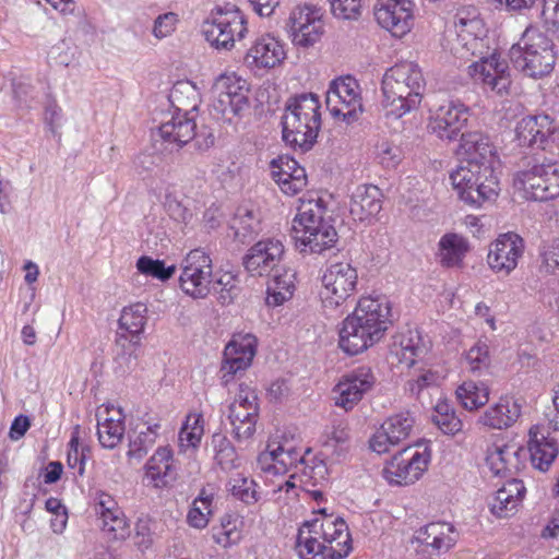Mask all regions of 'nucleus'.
I'll use <instances>...</instances> for the list:
<instances>
[{"label":"nucleus","mask_w":559,"mask_h":559,"mask_svg":"<svg viewBox=\"0 0 559 559\" xmlns=\"http://www.w3.org/2000/svg\"><path fill=\"white\" fill-rule=\"evenodd\" d=\"M468 250V241L459 234L449 233L439 240V257L443 266H459Z\"/></svg>","instance_id":"nucleus-39"},{"label":"nucleus","mask_w":559,"mask_h":559,"mask_svg":"<svg viewBox=\"0 0 559 559\" xmlns=\"http://www.w3.org/2000/svg\"><path fill=\"white\" fill-rule=\"evenodd\" d=\"M514 67L525 75L537 79L549 75L556 63L554 43L536 27H527L510 49Z\"/></svg>","instance_id":"nucleus-6"},{"label":"nucleus","mask_w":559,"mask_h":559,"mask_svg":"<svg viewBox=\"0 0 559 559\" xmlns=\"http://www.w3.org/2000/svg\"><path fill=\"white\" fill-rule=\"evenodd\" d=\"M257 353V337L250 333H237L225 346L219 369L221 383L228 386L243 376Z\"/></svg>","instance_id":"nucleus-15"},{"label":"nucleus","mask_w":559,"mask_h":559,"mask_svg":"<svg viewBox=\"0 0 559 559\" xmlns=\"http://www.w3.org/2000/svg\"><path fill=\"white\" fill-rule=\"evenodd\" d=\"M323 31V22H314L309 25L301 27V29H296L292 32L293 41L302 47H308L313 45L322 35Z\"/></svg>","instance_id":"nucleus-61"},{"label":"nucleus","mask_w":559,"mask_h":559,"mask_svg":"<svg viewBox=\"0 0 559 559\" xmlns=\"http://www.w3.org/2000/svg\"><path fill=\"white\" fill-rule=\"evenodd\" d=\"M213 512V496L202 489L192 502L187 514V522L191 527L202 530L207 526Z\"/></svg>","instance_id":"nucleus-47"},{"label":"nucleus","mask_w":559,"mask_h":559,"mask_svg":"<svg viewBox=\"0 0 559 559\" xmlns=\"http://www.w3.org/2000/svg\"><path fill=\"white\" fill-rule=\"evenodd\" d=\"M455 37L450 39V51L460 60H469L475 51L481 47L480 34L483 22L474 7L460 8L454 17Z\"/></svg>","instance_id":"nucleus-14"},{"label":"nucleus","mask_w":559,"mask_h":559,"mask_svg":"<svg viewBox=\"0 0 559 559\" xmlns=\"http://www.w3.org/2000/svg\"><path fill=\"white\" fill-rule=\"evenodd\" d=\"M67 462L70 468L78 469L80 475L84 473L85 454L84 450H79V427L72 432L68 443Z\"/></svg>","instance_id":"nucleus-62"},{"label":"nucleus","mask_w":559,"mask_h":559,"mask_svg":"<svg viewBox=\"0 0 559 559\" xmlns=\"http://www.w3.org/2000/svg\"><path fill=\"white\" fill-rule=\"evenodd\" d=\"M248 32L247 21L236 5L217 7L203 23L202 33L206 41L216 49L230 50Z\"/></svg>","instance_id":"nucleus-10"},{"label":"nucleus","mask_w":559,"mask_h":559,"mask_svg":"<svg viewBox=\"0 0 559 559\" xmlns=\"http://www.w3.org/2000/svg\"><path fill=\"white\" fill-rule=\"evenodd\" d=\"M471 109L459 99H444L429 109L427 129L440 140L454 141L467 126Z\"/></svg>","instance_id":"nucleus-11"},{"label":"nucleus","mask_w":559,"mask_h":559,"mask_svg":"<svg viewBox=\"0 0 559 559\" xmlns=\"http://www.w3.org/2000/svg\"><path fill=\"white\" fill-rule=\"evenodd\" d=\"M414 424L415 418L409 412L390 416L371 437L370 449L379 454L389 452L391 447L397 445L409 437Z\"/></svg>","instance_id":"nucleus-22"},{"label":"nucleus","mask_w":559,"mask_h":559,"mask_svg":"<svg viewBox=\"0 0 559 559\" xmlns=\"http://www.w3.org/2000/svg\"><path fill=\"white\" fill-rule=\"evenodd\" d=\"M203 419L201 414H190L179 432L181 450L197 449L203 436Z\"/></svg>","instance_id":"nucleus-51"},{"label":"nucleus","mask_w":559,"mask_h":559,"mask_svg":"<svg viewBox=\"0 0 559 559\" xmlns=\"http://www.w3.org/2000/svg\"><path fill=\"white\" fill-rule=\"evenodd\" d=\"M259 408L249 409L237 405H229V421L231 433L238 441L248 440L255 431Z\"/></svg>","instance_id":"nucleus-40"},{"label":"nucleus","mask_w":559,"mask_h":559,"mask_svg":"<svg viewBox=\"0 0 559 559\" xmlns=\"http://www.w3.org/2000/svg\"><path fill=\"white\" fill-rule=\"evenodd\" d=\"M520 451L515 444H508L502 440L493 442L487 449L486 464L493 475L502 476L518 467Z\"/></svg>","instance_id":"nucleus-36"},{"label":"nucleus","mask_w":559,"mask_h":559,"mask_svg":"<svg viewBox=\"0 0 559 559\" xmlns=\"http://www.w3.org/2000/svg\"><path fill=\"white\" fill-rule=\"evenodd\" d=\"M238 278L230 272H217L212 278L211 293L213 292L222 305H229L237 297L239 287Z\"/></svg>","instance_id":"nucleus-49"},{"label":"nucleus","mask_w":559,"mask_h":559,"mask_svg":"<svg viewBox=\"0 0 559 559\" xmlns=\"http://www.w3.org/2000/svg\"><path fill=\"white\" fill-rule=\"evenodd\" d=\"M281 190L288 195H295L304 190L307 185V175L305 169H297L293 174H282L272 176Z\"/></svg>","instance_id":"nucleus-56"},{"label":"nucleus","mask_w":559,"mask_h":559,"mask_svg":"<svg viewBox=\"0 0 559 559\" xmlns=\"http://www.w3.org/2000/svg\"><path fill=\"white\" fill-rule=\"evenodd\" d=\"M173 111H181L185 115H195L199 105V94L193 84L190 82H177L168 97Z\"/></svg>","instance_id":"nucleus-41"},{"label":"nucleus","mask_w":559,"mask_h":559,"mask_svg":"<svg viewBox=\"0 0 559 559\" xmlns=\"http://www.w3.org/2000/svg\"><path fill=\"white\" fill-rule=\"evenodd\" d=\"M93 508L99 522L122 510L115 498L103 490L95 491L93 496Z\"/></svg>","instance_id":"nucleus-60"},{"label":"nucleus","mask_w":559,"mask_h":559,"mask_svg":"<svg viewBox=\"0 0 559 559\" xmlns=\"http://www.w3.org/2000/svg\"><path fill=\"white\" fill-rule=\"evenodd\" d=\"M159 428L160 425L155 423L138 429L135 436L130 439L128 456L136 460L143 459L155 444Z\"/></svg>","instance_id":"nucleus-46"},{"label":"nucleus","mask_w":559,"mask_h":559,"mask_svg":"<svg viewBox=\"0 0 559 559\" xmlns=\"http://www.w3.org/2000/svg\"><path fill=\"white\" fill-rule=\"evenodd\" d=\"M195 128V115L171 111L160 122L158 134L165 143L182 147L194 138Z\"/></svg>","instance_id":"nucleus-28"},{"label":"nucleus","mask_w":559,"mask_h":559,"mask_svg":"<svg viewBox=\"0 0 559 559\" xmlns=\"http://www.w3.org/2000/svg\"><path fill=\"white\" fill-rule=\"evenodd\" d=\"M321 105L318 95L304 93L290 97L282 117L283 140L301 153L317 142L321 128Z\"/></svg>","instance_id":"nucleus-3"},{"label":"nucleus","mask_w":559,"mask_h":559,"mask_svg":"<svg viewBox=\"0 0 559 559\" xmlns=\"http://www.w3.org/2000/svg\"><path fill=\"white\" fill-rule=\"evenodd\" d=\"M526 492L522 480H508L489 501V508L492 514L498 518H507L516 511Z\"/></svg>","instance_id":"nucleus-33"},{"label":"nucleus","mask_w":559,"mask_h":559,"mask_svg":"<svg viewBox=\"0 0 559 559\" xmlns=\"http://www.w3.org/2000/svg\"><path fill=\"white\" fill-rule=\"evenodd\" d=\"M326 107L335 118L356 120L362 110L359 84L350 75L331 82L326 92Z\"/></svg>","instance_id":"nucleus-16"},{"label":"nucleus","mask_w":559,"mask_h":559,"mask_svg":"<svg viewBox=\"0 0 559 559\" xmlns=\"http://www.w3.org/2000/svg\"><path fill=\"white\" fill-rule=\"evenodd\" d=\"M136 269L140 273L157 278L162 282L171 278L176 272L175 265L166 266L164 261L154 260L151 257L142 255L136 261Z\"/></svg>","instance_id":"nucleus-53"},{"label":"nucleus","mask_w":559,"mask_h":559,"mask_svg":"<svg viewBox=\"0 0 559 559\" xmlns=\"http://www.w3.org/2000/svg\"><path fill=\"white\" fill-rule=\"evenodd\" d=\"M331 13L340 20H358L364 0H328Z\"/></svg>","instance_id":"nucleus-58"},{"label":"nucleus","mask_w":559,"mask_h":559,"mask_svg":"<svg viewBox=\"0 0 559 559\" xmlns=\"http://www.w3.org/2000/svg\"><path fill=\"white\" fill-rule=\"evenodd\" d=\"M433 423L445 435H455L462 430V421L453 411H450L449 405L440 403L436 406V413L432 416Z\"/></svg>","instance_id":"nucleus-54"},{"label":"nucleus","mask_w":559,"mask_h":559,"mask_svg":"<svg viewBox=\"0 0 559 559\" xmlns=\"http://www.w3.org/2000/svg\"><path fill=\"white\" fill-rule=\"evenodd\" d=\"M267 284L265 302L277 307L289 300L295 292L296 273L290 267H278Z\"/></svg>","instance_id":"nucleus-37"},{"label":"nucleus","mask_w":559,"mask_h":559,"mask_svg":"<svg viewBox=\"0 0 559 559\" xmlns=\"http://www.w3.org/2000/svg\"><path fill=\"white\" fill-rule=\"evenodd\" d=\"M401 348L396 353L401 362L408 367L415 366L425 359L430 350V341L424 337L418 331H409L401 340Z\"/></svg>","instance_id":"nucleus-38"},{"label":"nucleus","mask_w":559,"mask_h":559,"mask_svg":"<svg viewBox=\"0 0 559 559\" xmlns=\"http://www.w3.org/2000/svg\"><path fill=\"white\" fill-rule=\"evenodd\" d=\"M456 397L465 409L474 411L484 406L489 400V389L483 382L464 381L456 389Z\"/></svg>","instance_id":"nucleus-42"},{"label":"nucleus","mask_w":559,"mask_h":559,"mask_svg":"<svg viewBox=\"0 0 559 559\" xmlns=\"http://www.w3.org/2000/svg\"><path fill=\"white\" fill-rule=\"evenodd\" d=\"M557 124L548 115L526 116L515 127V141L519 146L545 148Z\"/></svg>","instance_id":"nucleus-25"},{"label":"nucleus","mask_w":559,"mask_h":559,"mask_svg":"<svg viewBox=\"0 0 559 559\" xmlns=\"http://www.w3.org/2000/svg\"><path fill=\"white\" fill-rule=\"evenodd\" d=\"M240 521L236 514H225L218 526H213L212 536L224 548L237 545L241 540Z\"/></svg>","instance_id":"nucleus-45"},{"label":"nucleus","mask_w":559,"mask_h":559,"mask_svg":"<svg viewBox=\"0 0 559 559\" xmlns=\"http://www.w3.org/2000/svg\"><path fill=\"white\" fill-rule=\"evenodd\" d=\"M524 252V240L514 233L500 235L491 243L487 262L497 273L510 274Z\"/></svg>","instance_id":"nucleus-23"},{"label":"nucleus","mask_w":559,"mask_h":559,"mask_svg":"<svg viewBox=\"0 0 559 559\" xmlns=\"http://www.w3.org/2000/svg\"><path fill=\"white\" fill-rule=\"evenodd\" d=\"M257 487L253 479L242 474H236L228 481V490L231 495L248 506L254 504L260 499Z\"/></svg>","instance_id":"nucleus-52"},{"label":"nucleus","mask_w":559,"mask_h":559,"mask_svg":"<svg viewBox=\"0 0 559 559\" xmlns=\"http://www.w3.org/2000/svg\"><path fill=\"white\" fill-rule=\"evenodd\" d=\"M380 340L381 337L368 329L358 318L349 314L343 321L340 330L338 345L347 355L354 356L362 353Z\"/></svg>","instance_id":"nucleus-26"},{"label":"nucleus","mask_w":559,"mask_h":559,"mask_svg":"<svg viewBox=\"0 0 559 559\" xmlns=\"http://www.w3.org/2000/svg\"><path fill=\"white\" fill-rule=\"evenodd\" d=\"M425 80L414 62H401L388 69L382 78V107L386 117L399 119L416 109L423 97Z\"/></svg>","instance_id":"nucleus-2"},{"label":"nucleus","mask_w":559,"mask_h":559,"mask_svg":"<svg viewBox=\"0 0 559 559\" xmlns=\"http://www.w3.org/2000/svg\"><path fill=\"white\" fill-rule=\"evenodd\" d=\"M320 298L324 311L330 316H342L347 299L355 293L358 274L348 262L332 263L321 277Z\"/></svg>","instance_id":"nucleus-8"},{"label":"nucleus","mask_w":559,"mask_h":559,"mask_svg":"<svg viewBox=\"0 0 559 559\" xmlns=\"http://www.w3.org/2000/svg\"><path fill=\"white\" fill-rule=\"evenodd\" d=\"M382 192L377 186H358L350 198L349 213L352 217L359 222L376 217L382 209Z\"/></svg>","instance_id":"nucleus-29"},{"label":"nucleus","mask_w":559,"mask_h":559,"mask_svg":"<svg viewBox=\"0 0 559 559\" xmlns=\"http://www.w3.org/2000/svg\"><path fill=\"white\" fill-rule=\"evenodd\" d=\"M377 156L382 166L394 168L402 159V152L399 146L388 141H382L377 146Z\"/></svg>","instance_id":"nucleus-63"},{"label":"nucleus","mask_w":559,"mask_h":559,"mask_svg":"<svg viewBox=\"0 0 559 559\" xmlns=\"http://www.w3.org/2000/svg\"><path fill=\"white\" fill-rule=\"evenodd\" d=\"M528 436V451L533 467L542 472L548 471L558 454L556 441L547 437L538 426L532 427Z\"/></svg>","instance_id":"nucleus-34"},{"label":"nucleus","mask_w":559,"mask_h":559,"mask_svg":"<svg viewBox=\"0 0 559 559\" xmlns=\"http://www.w3.org/2000/svg\"><path fill=\"white\" fill-rule=\"evenodd\" d=\"M468 369L473 372H480L489 367L490 358L486 343L478 342L468 349L465 356Z\"/></svg>","instance_id":"nucleus-59"},{"label":"nucleus","mask_w":559,"mask_h":559,"mask_svg":"<svg viewBox=\"0 0 559 559\" xmlns=\"http://www.w3.org/2000/svg\"><path fill=\"white\" fill-rule=\"evenodd\" d=\"M286 58L284 45L274 36L263 35L254 40L245 56V62L257 69H272Z\"/></svg>","instance_id":"nucleus-27"},{"label":"nucleus","mask_w":559,"mask_h":559,"mask_svg":"<svg viewBox=\"0 0 559 559\" xmlns=\"http://www.w3.org/2000/svg\"><path fill=\"white\" fill-rule=\"evenodd\" d=\"M468 74L485 91H491L498 95L508 94L512 83L508 62L496 52L471 63Z\"/></svg>","instance_id":"nucleus-18"},{"label":"nucleus","mask_w":559,"mask_h":559,"mask_svg":"<svg viewBox=\"0 0 559 559\" xmlns=\"http://www.w3.org/2000/svg\"><path fill=\"white\" fill-rule=\"evenodd\" d=\"M284 254L285 247L280 238H264L247 251L242 263L251 275L265 276L280 267Z\"/></svg>","instance_id":"nucleus-21"},{"label":"nucleus","mask_w":559,"mask_h":559,"mask_svg":"<svg viewBox=\"0 0 559 559\" xmlns=\"http://www.w3.org/2000/svg\"><path fill=\"white\" fill-rule=\"evenodd\" d=\"M164 206L169 216L176 222L187 223L192 216L191 212L185 206L177 197L168 189L165 193Z\"/></svg>","instance_id":"nucleus-64"},{"label":"nucleus","mask_w":559,"mask_h":559,"mask_svg":"<svg viewBox=\"0 0 559 559\" xmlns=\"http://www.w3.org/2000/svg\"><path fill=\"white\" fill-rule=\"evenodd\" d=\"M414 7L412 0H377L373 15L382 28L395 37H403L413 27Z\"/></svg>","instance_id":"nucleus-19"},{"label":"nucleus","mask_w":559,"mask_h":559,"mask_svg":"<svg viewBox=\"0 0 559 559\" xmlns=\"http://www.w3.org/2000/svg\"><path fill=\"white\" fill-rule=\"evenodd\" d=\"M513 187L527 201L556 199L559 197V165L546 157H525L513 175Z\"/></svg>","instance_id":"nucleus-5"},{"label":"nucleus","mask_w":559,"mask_h":559,"mask_svg":"<svg viewBox=\"0 0 559 559\" xmlns=\"http://www.w3.org/2000/svg\"><path fill=\"white\" fill-rule=\"evenodd\" d=\"M212 115L231 122L249 109V87L246 80L235 72L219 74L213 84Z\"/></svg>","instance_id":"nucleus-9"},{"label":"nucleus","mask_w":559,"mask_h":559,"mask_svg":"<svg viewBox=\"0 0 559 559\" xmlns=\"http://www.w3.org/2000/svg\"><path fill=\"white\" fill-rule=\"evenodd\" d=\"M430 459L428 447H406L386 464L383 469L384 478L395 485L413 484L425 473Z\"/></svg>","instance_id":"nucleus-13"},{"label":"nucleus","mask_w":559,"mask_h":559,"mask_svg":"<svg viewBox=\"0 0 559 559\" xmlns=\"http://www.w3.org/2000/svg\"><path fill=\"white\" fill-rule=\"evenodd\" d=\"M521 414V405L513 397H501L480 417V423L489 428L504 429L512 426Z\"/></svg>","instance_id":"nucleus-35"},{"label":"nucleus","mask_w":559,"mask_h":559,"mask_svg":"<svg viewBox=\"0 0 559 559\" xmlns=\"http://www.w3.org/2000/svg\"><path fill=\"white\" fill-rule=\"evenodd\" d=\"M460 152L463 159L459 166L497 170L499 156L488 135L478 131L462 133Z\"/></svg>","instance_id":"nucleus-20"},{"label":"nucleus","mask_w":559,"mask_h":559,"mask_svg":"<svg viewBox=\"0 0 559 559\" xmlns=\"http://www.w3.org/2000/svg\"><path fill=\"white\" fill-rule=\"evenodd\" d=\"M180 288L192 298H205L211 293L213 265L203 249L191 250L181 262Z\"/></svg>","instance_id":"nucleus-12"},{"label":"nucleus","mask_w":559,"mask_h":559,"mask_svg":"<svg viewBox=\"0 0 559 559\" xmlns=\"http://www.w3.org/2000/svg\"><path fill=\"white\" fill-rule=\"evenodd\" d=\"M230 229L240 243L252 241L263 229L261 211L252 204L239 206L230 221Z\"/></svg>","instance_id":"nucleus-31"},{"label":"nucleus","mask_w":559,"mask_h":559,"mask_svg":"<svg viewBox=\"0 0 559 559\" xmlns=\"http://www.w3.org/2000/svg\"><path fill=\"white\" fill-rule=\"evenodd\" d=\"M214 448V460L224 471H231L240 466L238 457L231 442L222 433H215L212 437Z\"/></svg>","instance_id":"nucleus-48"},{"label":"nucleus","mask_w":559,"mask_h":559,"mask_svg":"<svg viewBox=\"0 0 559 559\" xmlns=\"http://www.w3.org/2000/svg\"><path fill=\"white\" fill-rule=\"evenodd\" d=\"M382 338L391 324V302L386 296H364L352 313Z\"/></svg>","instance_id":"nucleus-24"},{"label":"nucleus","mask_w":559,"mask_h":559,"mask_svg":"<svg viewBox=\"0 0 559 559\" xmlns=\"http://www.w3.org/2000/svg\"><path fill=\"white\" fill-rule=\"evenodd\" d=\"M145 479L155 488H164L176 479V468L171 450L158 448L145 465Z\"/></svg>","instance_id":"nucleus-30"},{"label":"nucleus","mask_w":559,"mask_h":559,"mask_svg":"<svg viewBox=\"0 0 559 559\" xmlns=\"http://www.w3.org/2000/svg\"><path fill=\"white\" fill-rule=\"evenodd\" d=\"M117 418L106 416L104 419L98 416L97 436L103 448L114 449L122 440L124 433L123 417L120 412H117Z\"/></svg>","instance_id":"nucleus-43"},{"label":"nucleus","mask_w":559,"mask_h":559,"mask_svg":"<svg viewBox=\"0 0 559 559\" xmlns=\"http://www.w3.org/2000/svg\"><path fill=\"white\" fill-rule=\"evenodd\" d=\"M275 452V464L276 473L285 474L292 468L297 467L298 464H302L304 452L301 448H296L292 442L277 441L273 439Z\"/></svg>","instance_id":"nucleus-44"},{"label":"nucleus","mask_w":559,"mask_h":559,"mask_svg":"<svg viewBox=\"0 0 559 559\" xmlns=\"http://www.w3.org/2000/svg\"><path fill=\"white\" fill-rule=\"evenodd\" d=\"M147 307L142 302L123 308L119 318V325L131 335H139L146 324Z\"/></svg>","instance_id":"nucleus-50"},{"label":"nucleus","mask_w":559,"mask_h":559,"mask_svg":"<svg viewBox=\"0 0 559 559\" xmlns=\"http://www.w3.org/2000/svg\"><path fill=\"white\" fill-rule=\"evenodd\" d=\"M415 538L418 543L441 554L447 552L456 544L459 533L451 523L432 522L416 531Z\"/></svg>","instance_id":"nucleus-32"},{"label":"nucleus","mask_w":559,"mask_h":559,"mask_svg":"<svg viewBox=\"0 0 559 559\" xmlns=\"http://www.w3.org/2000/svg\"><path fill=\"white\" fill-rule=\"evenodd\" d=\"M377 378L368 366H358L346 372L334 386L335 405L352 411L376 385Z\"/></svg>","instance_id":"nucleus-17"},{"label":"nucleus","mask_w":559,"mask_h":559,"mask_svg":"<svg viewBox=\"0 0 559 559\" xmlns=\"http://www.w3.org/2000/svg\"><path fill=\"white\" fill-rule=\"evenodd\" d=\"M100 528L111 539H126L130 535V525L122 510L102 520Z\"/></svg>","instance_id":"nucleus-55"},{"label":"nucleus","mask_w":559,"mask_h":559,"mask_svg":"<svg viewBox=\"0 0 559 559\" xmlns=\"http://www.w3.org/2000/svg\"><path fill=\"white\" fill-rule=\"evenodd\" d=\"M298 528L295 550L300 559H344L352 551V537L341 516L322 508Z\"/></svg>","instance_id":"nucleus-1"},{"label":"nucleus","mask_w":559,"mask_h":559,"mask_svg":"<svg viewBox=\"0 0 559 559\" xmlns=\"http://www.w3.org/2000/svg\"><path fill=\"white\" fill-rule=\"evenodd\" d=\"M292 229L301 252L320 254L337 242V233L324 218V206L320 199L301 200Z\"/></svg>","instance_id":"nucleus-4"},{"label":"nucleus","mask_w":559,"mask_h":559,"mask_svg":"<svg viewBox=\"0 0 559 559\" xmlns=\"http://www.w3.org/2000/svg\"><path fill=\"white\" fill-rule=\"evenodd\" d=\"M450 180L459 199L476 209L493 203L500 192L496 169L457 166L450 173Z\"/></svg>","instance_id":"nucleus-7"},{"label":"nucleus","mask_w":559,"mask_h":559,"mask_svg":"<svg viewBox=\"0 0 559 559\" xmlns=\"http://www.w3.org/2000/svg\"><path fill=\"white\" fill-rule=\"evenodd\" d=\"M314 22H322L320 9L312 4L297 5L290 13V32Z\"/></svg>","instance_id":"nucleus-57"}]
</instances>
